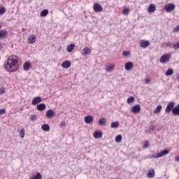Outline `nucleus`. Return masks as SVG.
<instances>
[{
	"mask_svg": "<svg viewBox=\"0 0 179 179\" xmlns=\"http://www.w3.org/2000/svg\"><path fill=\"white\" fill-rule=\"evenodd\" d=\"M17 62H19V57L16 55L10 56L4 64V68L8 72H16L17 68Z\"/></svg>",
	"mask_w": 179,
	"mask_h": 179,
	"instance_id": "nucleus-1",
	"label": "nucleus"
},
{
	"mask_svg": "<svg viewBox=\"0 0 179 179\" xmlns=\"http://www.w3.org/2000/svg\"><path fill=\"white\" fill-rule=\"evenodd\" d=\"M131 54V52H128V51H124V52H123V55L124 56V57H128V55H129Z\"/></svg>",
	"mask_w": 179,
	"mask_h": 179,
	"instance_id": "nucleus-41",
	"label": "nucleus"
},
{
	"mask_svg": "<svg viewBox=\"0 0 179 179\" xmlns=\"http://www.w3.org/2000/svg\"><path fill=\"white\" fill-rule=\"evenodd\" d=\"M174 106H175L174 102H169L166 106V108L165 109V113H171V111H173V109L174 108Z\"/></svg>",
	"mask_w": 179,
	"mask_h": 179,
	"instance_id": "nucleus-5",
	"label": "nucleus"
},
{
	"mask_svg": "<svg viewBox=\"0 0 179 179\" xmlns=\"http://www.w3.org/2000/svg\"><path fill=\"white\" fill-rule=\"evenodd\" d=\"M0 133H1V130H0Z\"/></svg>",
	"mask_w": 179,
	"mask_h": 179,
	"instance_id": "nucleus-52",
	"label": "nucleus"
},
{
	"mask_svg": "<svg viewBox=\"0 0 179 179\" xmlns=\"http://www.w3.org/2000/svg\"><path fill=\"white\" fill-rule=\"evenodd\" d=\"M166 47H169V48H174V50H178L179 48V42L176 43H171L170 42H168L166 43Z\"/></svg>",
	"mask_w": 179,
	"mask_h": 179,
	"instance_id": "nucleus-6",
	"label": "nucleus"
},
{
	"mask_svg": "<svg viewBox=\"0 0 179 179\" xmlns=\"http://www.w3.org/2000/svg\"><path fill=\"white\" fill-rule=\"evenodd\" d=\"M45 108L46 106L45 105V103H40L37 105V110H38V111H44Z\"/></svg>",
	"mask_w": 179,
	"mask_h": 179,
	"instance_id": "nucleus-19",
	"label": "nucleus"
},
{
	"mask_svg": "<svg viewBox=\"0 0 179 179\" xmlns=\"http://www.w3.org/2000/svg\"><path fill=\"white\" fill-rule=\"evenodd\" d=\"M140 111H141V105L139 104L135 105L131 109V113H134V114H136Z\"/></svg>",
	"mask_w": 179,
	"mask_h": 179,
	"instance_id": "nucleus-11",
	"label": "nucleus"
},
{
	"mask_svg": "<svg viewBox=\"0 0 179 179\" xmlns=\"http://www.w3.org/2000/svg\"><path fill=\"white\" fill-rule=\"evenodd\" d=\"M5 12H6V8H5V7H1L0 8V15H3Z\"/></svg>",
	"mask_w": 179,
	"mask_h": 179,
	"instance_id": "nucleus-36",
	"label": "nucleus"
},
{
	"mask_svg": "<svg viewBox=\"0 0 179 179\" xmlns=\"http://www.w3.org/2000/svg\"><path fill=\"white\" fill-rule=\"evenodd\" d=\"M41 96H36L32 99L31 104L32 106H37V104H38V103H41Z\"/></svg>",
	"mask_w": 179,
	"mask_h": 179,
	"instance_id": "nucleus-8",
	"label": "nucleus"
},
{
	"mask_svg": "<svg viewBox=\"0 0 179 179\" xmlns=\"http://www.w3.org/2000/svg\"><path fill=\"white\" fill-rule=\"evenodd\" d=\"M148 10L149 13H152V12H155L156 10V5L152 3L148 6Z\"/></svg>",
	"mask_w": 179,
	"mask_h": 179,
	"instance_id": "nucleus-15",
	"label": "nucleus"
},
{
	"mask_svg": "<svg viewBox=\"0 0 179 179\" xmlns=\"http://www.w3.org/2000/svg\"><path fill=\"white\" fill-rule=\"evenodd\" d=\"M106 122H107V119H106L105 117H102L99 120L98 124L99 125L104 126L106 125Z\"/></svg>",
	"mask_w": 179,
	"mask_h": 179,
	"instance_id": "nucleus-20",
	"label": "nucleus"
},
{
	"mask_svg": "<svg viewBox=\"0 0 179 179\" xmlns=\"http://www.w3.org/2000/svg\"><path fill=\"white\" fill-rule=\"evenodd\" d=\"M169 150H164L162 152H158L156 155H153L155 159H159V157H163V156H166V155H169Z\"/></svg>",
	"mask_w": 179,
	"mask_h": 179,
	"instance_id": "nucleus-3",
	"label": "nucleus"
},
{
	"mask_svg": "<svg viewBox=\"0 0 179 179\" xmlns=\"http://www.w3.org/2000/svg\"><path fill=\"white\" fill-rule=\"evenodd\" d=\"M3 47L2 46V43H0V50L1 49V48H3Z\"/></svg>",
	"mask_w": 179,
	"mask_h": 179,
	"instance_id": "nucleus-48",
	"label": "nucleus"
},
{
	"mask_svg": "<svg viewBox=\"0 0 179 179\" xmlns=\"http://www.w3.org/2000/svg\"><path fill=\"white\" fill-rule=\"evenodd\" d=\"M1 28V25H0V29Z\"/></svg>",
	"mask_w": 179,
	"mask_h": 179,
	"instance_id": "nucleus-50",
	"label": "nucleus"
},
{
	"mask_svg": "<svg viewBox=\"0 0 179 179\" xmlns=\"http://www.w3.org/2000/svg\"><path fill=\"white\" fill-rule=\"evenodd\" d=\"M140 45L142 48H148L150 45V42L149 41H141Z\"/></svg>",
	"mask_w": 179,
	"mask_h": 179,
	"instance_id": "nucleus-10",
	"label": "nucleus"
},
{
	"mask_svg": "<svg viewBox=\"0 0 179 179\" xmlns=\"http://www.w3.org/2000/svg\"><path fill=\"white\" fill-rule=\"evenodd\" d=\"M93 136H94V138H95V139H99L100 138H103V132H101V131H94Z\"/></svg>",
	"mask_w": 179,
	"mask_h": 179,
	"instance_id": "nucleus-12",
	"label": "nucleus"
},
{
	"mask_svg": "<svg viewBox=\"0 0 179 179\" xmlns=\"http://www.w3.org/2000/svg\"><path fill=\"white\" fill-rule=\"evenodd\" d=\"M174 73V71L172 69H168L166 71V76H171Z\"/></svg>",
	"mask_w": 179,
	"mask_h": 179,
	"instance_id": "nucleus-29",
	"label": "nucleus"
},
{
	"mask_svg": "<svg viewBox=\"0 0 179 179\" xmlns=\"http://www.w3.org/2000/svg\"><path fill=\"white\" fill-rule=\"evenodd\" d=\"M62 68L65 69H68V68H71V62L70 61H65L62 64Z\"/></svg>",
	"mask_w": 179,
	"mask_h": 179,
	"instance_id": "nucleus-16",
	"label": "nucleus"
},
{
	"mask_svg": "<svg viewBox=\"0 0 179 179\" xmlns=\"http://www.w3.org/2000/svg\"><path fill=\"white\" fill-rule=\"evenodd\" d=\"M133 67H134V63L131 62H127L124 65V68L126 71H131V69H132Z\"/></svg>",
	"mask_w": 179,
	"mask_h": 179,
	"instance_id": "nucleus-13",
	"label": "nucleus"
},
{
	"mask_svg": "<svg viewBox=\"0 0 179 179\" xmlns=\"http://www.w3.org/2000/svg\"><path fill=\"white\" fill-rule=\"evenodd\" d=\"M93 8L94 12H103V7L99 3H94Z\"/></svg>",
	"mask_w": 179,
	"mask_h": 179,
	"instance_id": "nucleus-7",
	"label": "nucleus"
},
{
	"mask_svg": "<svg viewBox=\"0 0 179 179\" xmlns=\"http://www.w3.org/2000/svg\"><path fill=\"white\" fill-rule=\"evenodd\" d=\"M178 89H179V85H178Z\"/></svg>",
	"mask_w": 179,
	"mask_h": 179,
	"instance_id": "nucleus-51",
	"label": "nucleus"
},
{
	"mask_svg": "<svg viewBox=\"0 0 179 179\" xmlns=\"http://www.w3.org/2000/svg\"><path fill=\"white\" fill-rule=\"evenodd\" d=\"M73 48H75V44L71 43L67 46L68 52H72L73 51Z\"/></svg>",
	"mask_w": 179,
	"mask_h": 179,
	"instance_id": "nucleus-25",
	"label": "nucleus"
},
{
	"mask_svg": "<svg viewBox=\"0 0 179 179\" xmlns=\"http://www.w3.org/2000/svg\"><path fill=\"white\" fill-rule=\"evenodd\" d=\"M150 83V80L149 79V78H146L145 80V85H148V83Z\"/></svg>",
	"mask_w": 179,
	"mask_h": 179,
	"instance_id": "nucleus-45",
	"label": "nucleus"
},
{
	"mask_svg": "<svg viewBox=\"0 0 179 179\" xmlns=\"http://www.w3.org/2000/svg\"><path fill=\"white\" fill-rule=\"evenodd\" d=\"M48 9H45V10H43L41 12V14H40V16L41 17H45V16H47V15H48Z\"/></svg>",
	"mask_w": 179,
	"mask_h": 179,
	"instance_id": "nucleus-24",
	"label": "nucleus"
},
{
	"mask_svg": "<svg viewBox=\"0 0 179 179\" xmlns=\"http://www.w3.org/2000/svg\"><path fill=\"white\" fill-rule=\"evenodd\" d=\"M120 127V122H113L110 124L111 128H118Z\"/></svg>",
	"mask_w": 179,
	"mask_h": 179,
	"instance_id": "nucleus-28",
	"label": "nucleus"
},
{
	"mask_svg": "<svg viewBox=\"0 0 179 179\" xmlns=\"http://www.w3.org/2000/svg\"><path fill=\"white\" fill-rule=\"evenodd\" d=\"M8 33L5 29L0 30V38H5L7 36Z\"/></svg>",
	"mask_w": 179,
	"mask_h": 179,
	"instance_id": "nucleus-21",
	"label": "nucleus"
},
{
	"mask_svg": "<svg viewBox=\"0 0 179 179\" xmlns=\"http://www.w3.org/2000/svg\"><path fill=\"white\" fill-rule=\"evenodd\" d=\"M29 179H43V176H41V173H40V172H38L36 175H35L32 178H30Z\"/></svg>",
	"mask_w": 179,
	"mask_h": 179,
	"instance_id": "nucleus-27",
	"label": "nucleus"
},
{
	"mask_svg": "<svg viewBox=\"0 0 179 179\" xmlns=\"http://www.w3.org/2000/svg\"><path fill=\"white\" fill-rule=\"evenodd\" d=\"M155 126L154 125H150V127H149V131L148 132H150L151 131H154V129H155Z\"/></svg>",
	"mask_w": 179,
	"mask_h": 179,
	"instance_id": "nucleus-44",
	"label": "nucleus"
},
{
	"mask_svg": "<svg viewBox=\"0 0 179 179\" xmlns=\"http://www.w3.org/2000/svg\"><path fill=\"white\" fill-rule=\"evenodd\" d=\"M179 31V25H177L176 27L173 28V31L176 33V31Z\"/></svg>",
	"mask_w": 179,
	"mask_h": 179,
	"instance_id": "nucleus-39",
	"label": "nucleus"
},
{
	"mask_svg": "<svg viewBox=\"0 0 179 179\" xmlns=\"http://www.w3.org/2000/svg\"><path fill=\"white\" fill-rule=\"evenodd\" d=\"M84 121L85 124H92L93 121H94V119L93 118V116L92 115H87L84 117Z\"/></svg>",
	"mask_w": 179,
	"mask_h": 179,
	"instance_id": "nucleus-9",
	"label": "nucleus"
},
{
	"mask_svg": "<svg viewBox=\"0 0 179 179\" xmlns=\"http://www.w3.org/2000/svg\"><path fill=\"white\" fill-rule=\"evenodd\" d=\"M147 176L148 178H153L155 177V169H150L147 173Z\"/></svg>",
	"mask_w": 179,
	"mask_h": 179,
	"instance_id": "nucleus-17",
	"label": "nucleus"
},
{
	"mask_svg": "<svg viewBox=\"0 0 179 179\" xmlns=\"http://www.w3.org/2000/svg\"><path fill=\"white\" fill-rule=\"evenodd\" d=\"M31 64L29 62H25L24 64V71H29L30 69Z\"/></svg>",
	"mask_w": 179,
	"mask_h": 179,
	"instance_id": "nucleus-30",
	"label": "nucleus"
},
{
	"mask_svg": "<svg viewBox=\"0 0 179 179\" xmlns=\"http://www.w3.org/2000/svg\"><path fill=\"white\" fill-rule=\"evenodd\" d=\"M41 129H43V131H45V132H47V131H50V125L48 124H45L42 125Z\"/></svg>",
	"mask_w": 179,
	"mask_h": 179,
	"instance_id": "nucleus-26",
	"label": "nucleus"
},
{
	"mask_svg": "<svg viewBox=\"0 0 179 179\" xmlns=\"http://www.w3.org/2000/svg\"><path fill=\"white\" fill-rule=\"evenodd\" d=\"M134 101H135V98L134 96H129L127 98L128 104H131V103H134Z\"/></svg>",
	"mask_w": 179,
	"mask_h": 179,
	"instance_id": "nucleus-33",
	"label": "nucleus"
},
{
	"mask_svg": "<svg viewBox=\"0 0 179 179\" xmlns=\"http://www.w3.org/2000/svg\"><path fill=\"white\" fill-rule=\"evenodd\" d=\"M143 148L145 149H146V148H149V142L145 141L144 145H143Z\"/></svg>",
	"mask_w": 179,
	"mask_h": 179,
	"instance_id": "nucleus-40",
	"label": "nucleus"
},
{
	"mask_svg": "<svg viewBox=\"0 0 179 179\" xmlns=\"http://www.w3.org/2000/svg\"><path fill=\"white\" fill-rule=\"evenodd\" d=\"M162 111V105L157 106L156 109L154 110L155 114H159Z\"/></svg>",
	"mask_w": 179,
	"mask_h": 179,
	"instance_id": "nucleus-31",
	"label": "nucleus"
},
{
	"mask_svg": "<svg viewBox=\"0 0 179 179\" xmlns=\"http://www.w3.org/2000/svg\"><path fill=\"white\" fill-rule=\"evenodd\" d=\"M55 114V113L54 112V110L50 109L46 112V117L47 118H52L54 117V115Z\"/></svg>",
	"mask_w": 179,
	"mask_h": 179,
	"instance_id": "nucleus-14",
	"label": "nucleus"
},
{
	"mask_svg": "<svg viewBox=\"0 0 179 179\" xmlns=\"http://www.w3.org/2000/svg\"><path fill=\"white\" fill-rule=\"evenodd\" d=\"M92 52V50L87 47L83 49V55H89Z\"/></svg>",
	"mask_w": 179,
	"mask_h": 179,
	"instance_id": "nucleus-23",
	"label": "nucleus"
},
{
	"mask_svg": "<svg viewBox=\"0 0 179 179\" xmlns=\"http://www.w3.org/2000/svg\"><path fill=\"white\" fill-rule=\"evenodd\" d=\"M177 80H179V75H178V77L176 78Z\"/></svg>",
	"mask_w": 179,
	"mask_h": 179,
	"instance_id": "nucleus-49",
	"label": "nucleus"
},
{
	"mask_svg": "<svg viewBox=\"0 0 179 179\" xmlns=\"http://www.w3.org/2000/svg\"><path fill=\"white\" fill-rule=\"evenodd\" d=\"M164 9L166 12H173L176 9V6L173 3H168L164 6Z\"/></svg>",
	"mask_w": 179,
	"mask_h": 179,
	"instance_id": "nucleus-4",
	"label": "nucleus"
},
{
	"mask_svg": "<svg viewBox=\"0 0 179 179\" xmlns=\"http://www.w3.org/2000/svg\"><path fill=\"white\" fill-rule=\"evenodd\" d=\"M114 69V65L108 66L106 69L107 72H111Z\"/></svg>",
	"mask_w": 179,
	"mask_h": 179,
	"instance_id": "nucleus-35",
	"label": "nucleus"
},
{
	"mask_svg": "<svg viewBox=\"0 0 179 179\" xmlns=\"http://www.w3.org/2000/svg\"><path fill=\"white\" fill-rule=\"evenodd\" d=\"M5 113H6L5 108L0 109V115H2V114H5Z\"/></svg>",
	"mask_w": 179,
	"mask_h": 179,
	"instance_id": "nucleus-43",
	"label": "nucleus"
},
{
	"mask_svg": "<svg viewBox=\"0 0 179 179\" xmlns=\"http://www.w3.org/2000/svg\"><path fill=\"white\" fill-rule=\"evenodd\" d=\"M5 92V90H0V93H1V94H3V92Z\"/></svg>",
	"mask_w": 179,
	"mask_h": 179,
	"instance_id": "nucleus-47",
	"label": "nucleus"
},
{
	"mask_svg": "<svg viewBox=\"0 0 179 179\" xmlns=\"http://www.w3.org/2000/svg\"><path fill=\"white\" fill-rule=\"evenodd\" d=\"M170 58H171L170 55L165 54L161 57L159 59V62H161V64H166V62H169Z\"/></svg>",
	"mask_w": 179,
	"mask_h": 179,
	"instance_id": "nucleus-2",
	"label": "nucleus"
},
{
	"mask_svg": "<svg viewBox=\"0 0 179 179\" xmlns=\"http://www.w3.org/2000/svg\"><path fill=\"white\" fill-rule=\"evenodd\" d=\"M172 113L173 115H179V103L173 108Z\"/></svg>",
	"mask_w": 179,
	"mask_h": 179,
	"instance_id": "nucleus-18",
	"label": "nucleus"
},
{
	"mask_svg": "<svg viewBox=\"0 0 179 179\" xmlns=\"http://www.w3.org/2000/svg\"><path fill=\"white\" fill-rule=\"evenodd\" d=\"M123 13L124 15H128V13H129V8H124L123 10Z\"/></svg>",
	"mask_w": 179,
	"mask_h": 179,
	"instance_id": "nucleus-38",
	"label": "nucleus"
},
{
	"mask_svg": "<svg viewBox=\"0 0 179 179\" xmlns=\"http://www.w3.org/2000/svg\"><path fill=\"white\" fill-rule=\"evenodd\" d=\"M65 125H66V123L65 122V121H62L60 123V128H64V127H65Z\"/></svg>",
	"mask_w": 179,
	"mask_h": 179,
	"instance_id": "nucleus-42",
	"label": "nucleus"
},
{
	"mask_svg": "<svg viewBox=\"0 0 179 179\" xmlns=\"http://www.w3.org/2000/svg\"><path fill=\"white\" fill-rule=\"evenodd\" d=\"M175 161H176V162H179V155L177 156V157H176Z\"/></svg>",
	"mask_w": 179,
	"mask_h": 179,
	"instance_id": "nucleus-46",
	"label": "nucleus"
},
{
	"mask_svg": "<svg viewBox=\"0 0 179 179\" xmlns=\"http://www.w3.org/2000/svg\"><path fill=\"white\" fill-rule=\"evenodd\" d=\"M31 121H36V120H37V115H32L31 116V118H30Z\"/></svg>",
	"mask_w": 179,
	"mask_h": 179,
	"instance_id": "nucleus-37",
	"label": "nucleus"
},
{
	"mask_svg": "<svg viewBox=\"0 0 179 179\" xmlns=\"http://www.w3.org/2000/svg\"><path fill=\"white\" fill-rule=\"evenodd\" d=\"M24 129H22L21 131H20V136L22 139H23V138H24Z\"/></svg>",
	"mask_w": 179,
	"mask_h": 179,
	"instance_id": "nucleus-34",
	"label": "nucleus"
},
{
	"mask_svg": "<svg viewBox=\"0 0 179 179\" xmlns=\"http://www.w3.org/2000/svg\"><path fill=\"white\" fill-rule=\"evenodd\" d=\"M29 44H34L36 43V36L35 35H31L29 38L28 39Z\"/></svg>",
	"mask_w": 179,
	"mask_h": 179,
	"instance_id": "nucleus-22",
	"label": "nucleus"
},
{
	"mask_svg": "<svg viewBox=\"0 0 179 179\" xmlns=\"http://www.w3.org/2000/svg\"><path fill=\"white\" fill-rule=\"evenodd\" d=\"M115 140V142H117V143L121 142V141H122V136L121 134L116 136Z\"/></svg>",
	"mask_w": 179,
	"mask_h": 179,
	"instance_id": "nucleus-32",
	"label": "nucleus"
}]
</instances>
